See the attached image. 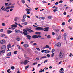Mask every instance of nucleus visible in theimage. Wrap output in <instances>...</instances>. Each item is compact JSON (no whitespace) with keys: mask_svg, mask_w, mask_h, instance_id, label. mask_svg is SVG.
<instances>
[{"mask_svg":"<svg viewBox=\"0 0 73 73\" xmlns=\"http://www.w3.org/2000/svg\"><path fill=\"white\" fill-rule=\"evenodd\" d=\"M36 30H42V31H44L46 32H48L49 30V27H45L44 29L43 28L41 27H38L36 28Z\"/></svg>","mask_w":73,"mask_h":73,"instance_id":"1","label":"nucleus"},{"mask_svg":"<svg viewBox=\"0 0 73 73\" xmlns=\"http://www.w3.org/2000/svg\"><path fill=\"white\" fill-rule=\"evenodd\" d=\"M6 49V46H5L3 45L1 47V52L2 53H5V50Z\"/></svg>","mask_w":73,"mask_h":73,"instance_id":"2","label":"nucleus"},{"mask_svg":"<svg viewBox=\"0 0 73 73\" xmlns=\"http://www.w3.org/2000/svg\"><path fill=\"white\" fill-rule=\"evenodd\" d=\"M17 25H16L13 24L11 25V28L12 29H15L17 27Z\"/></svg>","mask_w":73,"mask_h":73,"instance_id":"3","label":"nucleus"},{"mask_svg":"<svg viewBox=\"0 0 73 73\" xmlns=\"http://www.w3.org/2000/svg\"><path fill=\"white\" fill-rule=\"evenodd\" d=\"M23 31L24 32H23V33L24 35H25V36H26V35H28V33H27V31H28L26 29V30L25 29H24L23 30Z\"/></svg>","mask_w":73,"mask_h":73,"instance_id":"4","label":"nucleus"},{"mask_svg":"<svg viewBox=\"0 0 73 73\" xmlns=\"http://www.w3.org/2000/svg\"><path fill=\"white\" fill-rule=\"evenodd\" d=\"M0 43L1 44L3 45L5 44V41L4 40H1L0 41Z\"/></svg>","mask_w":73,"mask_h":73,"instance_id":"5","label":"nucleus"},{"mask_svg":"<svg viewBox=\"0 0 73 73\" xmlns=\"http://www.w3.org/2000/svg\"><path fill=\"white\" fill-rule=\"evenodd\" d=\"M62 57H63V53L60 52L59 53V58H62Z\"/></svg>","mask_w":73,"mask_h":73,"instance_id":"6","label":"nucleus"},{"mask_svg":"<svg viewBox=\"0 0 73 73\" xmlns=\"http://www.w3.org/2000/svg\"><path fill=\"white\" fill-rule=\"evenodd\" d=\"M29 62V61H28V60H26L24 61V62H23V64L25 65H27V64Z\"/></svg>","mask_w":73,"mask_h":73,"instance_id":"7","label":"nucleus"},{"mask_svg":"<svg viewBox=\"0 0 73 73\" xmlns=\"http://www.w3.org/2000/svg\"><path fill=\"white\" fill-rule=\"evenodd\" d=\"M26 29L28 32H34L33 30H31L28 28H26Z\"/></svg>","mask_w":73,"mask_h":73,"instance_id":"8","label":"nucleus"},{"mask_svg":"<svg viewBox=\"0 0 73 73\" xmlns=\"http://www.w3.org/2000/svg\"><path fill=\"white\" fill-rule=\"evenodd\" d=\"M60 70L61 71H59L60 73H64V69H63V68H61Z\"/></svg>","mask_w":73,"mask_h":73,"instance_id":"9","label":"nucleus"},{"mask_svg":"<svg viewBox=\"0 0 73 73\" xmlns=\"http://www.w3.org/2000/svg\"><path fill=\"white\" fill-rule=\"evenodd\" d=\"M61 43L60 42H58V43L56 44V45L58 47H60L61 46Z\"/></svg>","mask_w":73,"mask_h":73,"instance_id":"10","label":"nucleus"},{"mask_svg":"<svg viewBox=\"0 0 73 73\" xmlns=\"http://www.w3.org/2000/svg\"><path fill=\"white\" fill-rule=\"evenodd\" d=\"M7 47L8 48H11L12 47V46L11 45V44H9L8 45H7Z\"/></svg>","mask_w":73,"mask_h":73,"instance_id":"11","label":"nucleus"},{"mask_svg":"<svg viewBox=\"0 0 73 73\" xmlns=\"http://www.w3.org/2000/svg\"><path fill=\"white\" fill-rule=\"evenodd\" d=\"M28 24V23L27 22H25L22 23L21 24L22 25H27Z\"/></svg>","mask_w":73,"mask_h":73,"instance_id":"12","label":"nucleus"},{"mask_svg":"<svg viewBox=\"0 0 73 73\" xmlns=\"http://www.w3.org/2000/svg\"><path fill=\"white\" fill-rule=\"evenodd\" d=\"M20 30H15L14 31L15 32V33H18L19 32H20Z\"/></svg>","mask_w":73,"mask_h":73,"instance_id":"13","label":"nucleus"},{"mask_svg":"<svg viewBox=\"0 0 73 73\" xmlns=\"http://www.w3.org/2000/svg\"><path fill=\"white\" fill-rule=\"evenodd\" d=\"M23 46L24 48H28L29 46L27 44H25L23 45Z\"/></svg>","mask_w":73,"mask_h":73,"instance_id":"14","label":"nucleus"},{"mask_svg":"<svg viewBox=\"0 0 73 73\" xmlns=\"http://www.w3.org/2000/svg\"><path fill=\"white\" fill-rule=\"evenodd\" d=\"M11 32H12V31H11V30H7V33L8 34H10Z\"/></svg>","mask_w":73,"mask_h":73,"instance_id":"15","label":"nucleus"},{"mask_svg":"<svg viewBox=\"0 0 73 73\" xmlns=\"http://www.w3.org/2000/svg\"><path fill=\"white\" fill-rule=\"evenodd\" d=\"M18 19H19V18L17 17H15L14 19L15 21H17Z\"/></svg>","mask_w":73,"mask_h":73,"instance_id":"16","label":"nucleus"},{"mask_svg":"<svg viewBox=\"0 0 73 73\" xmlns=\"http://www.w3.org/2000/svg\"><path fill=\"white\" fill-rule=\"evenodd\" d=\"M40 20H45V17H40L39 18Z\"/></svg>","mask_w":73,"mask_h":73,"instance_id":"17","label":"nucleus"},{"mask_svg":"<svg viewBox=\"0 0 73 73\" xmlns=\"http://www.w3.org/2000/svg\"><path fill=\"white\" fill-rule=\"evenodd\" d=\"M16 39L17 40V41H18L20 40V38L19 37H17L16 38Z\"/></svg>","mask_w":73,"mask_h":73,"instance_id":"18","label":"nucleus"},{"mask_svg":"<svg viewBox=\"0 0 73 73\" xmlns=\"http://www.w3.org/2000/svg\"><path fill=\"white\" fill-rule=\"evenodd\" d=\"M56 38L57 40H60V39H61V37H56Z\"/></svg>","mask_w":73,"mask_h":73,"instance_id":"19","label":"nucleus"},{"mask_svg":"<svg viewBox=\"0 0 73 73\" xmlns=\"http://www.w3.org/2000/svg\"><path fill=\"white\" fill-rule=\"evenodd\" d=\"M23 19H25L26 17H27V15L26 14H25L23 16Z\"/></svg>","mask_w":73,"mask_h":73,"instance_id":"20","label":"nucleus"},{"mask_svg":"<svg viewBox=\"0 0 73 73\" xmlns=\"http://www.w3.org/2000/svg\"><path fill=\"white\" fill-rule=\"evenodd\" d=\"M6 9V8H5V7L3 8L2 9V11H7V10L6 9Z\"/></svg>","mask_w":73,"mask_h":73,"instance_id":"21","label":"nucleus"},{"mask_svg":"<svg viewBox=\"0 0 73 73\" xmlns=\"http://www.w3.org/2000/svg\"><path fill=\"white\" fill-rule=\"evenodd\" d=\"M7 56H11V52L8 53L7 54Z\"/></svg>","mask_w":73,"mask_h":73,"instance_id":"22","label":"nucleus"},{"mask_svg":"<svg viewBox=\"0 0 73 73\" xmlns=\"http://www.w3.org/2000/svg\"><path fill=\"white\" fill-rule=\"evenodd\" d=\"M25 10H26V11H31V9H28L27 8Z\"/></svg>","mask_w":73,"mask_h":73,"instance_id":"23","label":"nucleus"},{"mask_svg":"<svg viewBox=\"0 0 73 73\" xmlns=\"http://www.w3.org/2000/svg\"><path fill=\"white\" fill-rule=\"evenodd\" d=\"M33 36H32V37H41V36L40 35L37 36L36 35H34Z\"/></svg>","mask_w":73,"mask_h":73,"instance_id":"24","label":"nucleus"},{"mask_svg":"<svg viewBox=\"0 0 73 73\" xmlns=\"http://www.w3.org/2000/svg\"><path fill=\"white\" fill-rule=\"evenodd\" d=\"M35 34H37L38 35V34H41V33L40 32H36L35 33Z\"/></svg>","mask_w":73,"mask_h":73,"instance_id":"25","label":"nucleus"},{"mask_svg":"<svg viewBox=\"0 0 73 73\" xmlns=\"http://www.w3.org/2000/svg\"><path fill=\"white\" fill-rule=\"evenodd\" d=\"M29 67V66L28 65L27 66H26V67H25V70H27V69Z\"/></svg>","mask_w":73,"mask_h":73,"instance_id":"26","label":"nucleus"},{"mask_svg":"<svg viewBox=\"0 0 73 73\" xmlns=\"http://www.w3.org/2000/svg\"><path fill=\"white\" fill-rule=\"evenodd\" d=\"M1 36H2V37H4L5 36V34H2L1 35Z\"/></svg>","mask_w":73,"mask_h":73,"instance_id":"27","label":"nucleus"},{"mask_svg":"<svg viewBox=\"0 0 73 73\" xmlns=\"http://www.w3.org/2000/svg\"><path fill=\"white\" fill-rule=\"evenodd\" d=\"M45 48H49V46L48 45H46L45 47Z\"/></svg>","mask_w":73,"mask_h":73,"instance_id":"28","label":"nucleus"},{"mask_svg":"<svg viewBox=\"0 0 73 73\" xmlns=\"http://www.w3.org/2000/svg\"><path fill=\"white\" fill-rule=\"evenodd\" d=\"M32 38H38V37H32Z\"/></svg>","mask_w":73,"mask_h":73,"instance_id":"29","label":"nucleus"},{"mask_svg":"<svg viewBox=\"0 0 73 73\" xmlns=\"http://www.w3.org/2000/svg\"><path fill=\"white\" fill-rule=\"evenodd\" d=\"M0 32H3V29H0Z\"/></svg>","mask_w":73,"mask_h":73,"instance_id":"30","label":"nucleus"},{"mask_svg":"<svg viewBox=\"0 0 73 73\" xmlns=\"http://www.w3.org/2000/svg\"><path fill=\"white\" fill-rule=\"evenodd\" d=\"M54 51H55V50L54 49L52 50L51 51V52L54 53Z\"/></svg>","mask_w":73,"mask_h":73,"instance_id":"31","label":"nucleus"},{"mask_svg":"<svg viewBox=\"0 0 73 73\" xmlns=\"http://www.w3.org/2000/svg\"><path fill=\"white\" fill-rule=\"evenodd\" d=\"M2 26H5V25H6L4 23H2Z\"/></svg>","mask_w":73,"mask_h":73,"instance_id":"32","label":"nucleus"},{"mask_svg":"<svg viewBox=\"0 0 73 73\" xmlns=\"http://www.w3.org/2000/svg\"><path fill=\"white\" fill-rule=\"evenodd\" d=\"M66 37H63L62 38V39H63V40H66Z\"/></svg>","mask_w":73,"mask_h":73,"instance_id":"33","label":"nucleus"},{"mask_svg":"<svg viewBox=\"0 0 73 73\" xmlns=\"http://www.w3.org/2000/svg\"><path fill=\"white\" fill-rule=\"evenodd\" d=\"M10 8H11V7L9 6H8L7 7L6 9H10Z\"/></svg>","mask_w":73,"mask_h":73,"instance_id":"34","label":"nucleus"},{"mask_svg":"<svg viewBox=\"0 0 73 73\" xmlns=\"http://www.w3.org/2000/svg\"><path fill=\"white\" fill-rule=\"evenodd\" d=\"M52 17V16H48V19H51Z\"/></svg>","mask_w":73,"mask_h":73,"instance_id":"35","label":"nucleus"},{"mask_svg":"<svg viewBox=\"0 0 73 73\" xmlns=\"http://www.w3.org/2000/svg\"><path fill=\"white\" fill-rule=\"evenodd\" d=\"M21 1L23 4H24L25 3V1H24V0H22Z\"/></svg>","mask_w":73,"mask_h":73,"instance_id":"36","label":"nucleus"},{"mask_svg":"<svg viewBox=\"0 0 73 73\" xmlns=\"http://www.w3.org/2000/svg\"><path fill=\"white\" fill-rule=\"evenodd\" d=\"M55 32H59V30L58 29H56L55 30Z\"/></svg>","mask_w":73,"mask_h":73,"instance_id":"37","label":"nucleus"},{"mask_svg":"<svg viewBox=\"0 0 73 73\" xmlns=\"http://www.w3.org/2000/svg\"><path fill=\"white\" fill-rule=\"evenodd\" d=\"M27 38L28 40H30L31 38V37H27Z\"/></svg>","mask_w":73,"mask_h":73,"instance_id":"38","label":"nucleus"},{"mask_svg":"<svg viewBox=\"0 0 73 73\" xmlns=\"http://www.w3.org/2000/svg\"><path fill=\"white\" fill-rule=\"evenodd\" d=\"M17 51H15L14 52V54H17Z\"/></svg>","mask_w":73,"mask_h":73,"instance_id":"39","label":"nucleus"},{"mask_svg":"<svg viewBox=\"0 0 73 73\" xmlns=\"http://www.w3.org/2000/svg\"><path fill=\"white\" fill-rule=\"evenodd\" d=\"M35 49H36L38 50L39 51H40V48H36Z\"/></svg>","mask_w":73,"mask_h":73,"instance_id":"40","label":"nucleus"},{"mask_svg":"<svg viewBox=\"0 0 73 73\" xmlns=\"http://www.w3.org/2000/svg\"><path fill=\"white\" fill-rule=\"evenodd\" d=\"M11 69L13 70V69H15V67L14 66H12L11 67Z\"/></svg>","mask_w":73,"mask_h":73,"instance_id":"41","label":"nucleus"},{"mask_svg":"<svg viewBox=\"0 0 73 73\" xmlns=\"http://www.w3.org/2000/svg\"><path fill=\"white\" fill-rule=\"evenodd\" d=\"M26 59H27V61L28 60H29L30 59L29 57H26Z\"/></svg>","mask_w":73,"mask_h":73,"instance_id":"42","label":"nucleus"},{"mask_svg":"<svg viewBox=\"0 0 73 73\" xmlns=\"http://www.w3.org/2000/svg\"><path fill=\"white\" fill-rule=\"evenodd\" d=\"M63 3V1L62 0L60 1L59 2V3H60V4H61V3Z\"/></svg>","mask_w":73,"mask_h":73,"instance_id":"43","label":"nucleus"},{"mask_svg":"<svg viewBox=\"0 0 73 73\" xmlns=\"http://www.w3.org/2000/svg\"><path fill=\"white\" fill-rule=\"evenodd\" d=\"M58 11V10H57V9H54L53 10V12H56V11Z\"/></svg>","mask_w":73,"mask_h":73,"instance_id":"44","label":"nucleus"},{"mask_svg":"<svg viewBox=\"0 0 73 73\" xmlns=\"http://www.w3.org/2000/svg\"><path fill=\"white\" fill-rule=\"evenodd\" d=\"M8 4V3H6L5 4V5L6 7H7V5Z\"/></svg>","mask_w":73,"mask_h":73,"instance_id":"45","label":"nucleus"},{"mask_svg":"<svg viewBox=\"0 0 73 73\" xmlns=\"http://www.w3.org/2000/svg\"><path fill=\"white\" fill-rule=\"evenodd\" d=\"M54 53H53L52 54V55H51L52 57H53V56H54Z\"/></svg>","mask_w":73,"mask_h":73,"instance_id":"46","label":"nucleus"},{"mask_svg":"<svg viewBox=\"0 0 73 73\" xmlns=\"http://www.w3.org/2000/svg\"><path fill=\"white\" fill-rule=\"evenodd\" d=\"M64 37H66V33L64 34Z\"/></svg>","mask_w":73,"mask_h":73,"instance_id":"47","label":"nucleus"},{"mask_svg":"<svg viewBox=\"0 0 73 73\" xmlns=\"http://www.w3.org/2000/svg\"><path fill=\"white\" fill-rule=\"evenodd\" d=\"M39 72H42V73L43 72V71H42V69H41L40 71Z\"/></svg>","mask_w":73,"mask_h":73,"instance_id":"48","label":"nucleus"},{"mask_svg":"<svg viewBox=\"0 0 73 73\" xmlns=\"http://www.w3.org/2000/svg\"><path fill=\"white\" fill-rule=\"evenodd\" d=\"M48 62L47 60H45L44 61V64H45V62Z\"/></svg>","mask_w":73,"mask_h":73,"instance_id":"49","label":"nucleus"},{"mask_svg":"<svg viewBox=\"0 0 73 73\" xmlns=\"http://www.w3.org/2000/svg\"><path fill=\"white\" fill-rule=\"evenodd\" d=\"M27 14H30V13H31V12L29 11H27Z\"/></svg>","mask_w":73,"mask_h":73,"instance_id":"50","label":"nucleus"},{"mask_svg":"<svg viewBox=\"0 0 73 73\" xmlns=\"http://www.w3.org/2000/svg\"><path fill=\"white\" fill-rule=\"evenodd\" d=\"M72 20V19H70L69 20H68V22H69V23H70V21H71V20Z\"/></svg>","mask_w":73,"mask_h":73,"instance_id":"51","label":"nucleus"},{"mask_svg":"<svg viewBox=\"0 0 73 73\" xmlns=\"http://www.w3.org/2000/svg\"><path fill=\"white\" fill-rule=\"evenodd\" d=\"M52 35H56V34L54 32H52Z\"/></svg>","mask_w":73,"mask_h":73,"instance_id":"52","label":"nucleus"},{"mask_svg":"<svg viewBox=\"0 0 73 73\" xmlns=\"http://www.w3.org/2000/svg\"><path fill=\"white\" fill-rule=\"evenodd\" d=\"M39 60V58H37L35 60V61H36L37 60Z\"/></svg>","mask_w":73,"mask_h":73,"instance_id":"53","label":"nucleus"},{"mask_svg":"<svg viewBox=\"0 0 73 73\" xmlns=\"http://www.w3.org/2000/svg\"><path fill=\"white\" fill-rule=\"evenodd\" d=\"M72 54L70 53L69 55V56L70 57H72Z\"/></svg>","mask_w":73,"mask_h":73,"instance_id":"54","label":"nucleus"},{"mask_svg":"<svg viewBox=\"0 0 73 73\" xmlns=\"http://www.w3.org/2000/svg\"><path fill=\"white\" fill-rule=\"evenodd\" d=\"M50 53V51H47L46 52H45V53Z\"/></svg>","mask_w":73,"mask_h":73,"instance_id":"55","label":"nucleus"},{"mask_svg":"<svg viewBox=\"0 0 73 73\" xmlns=\"http://www.w3.org/2000/svg\"><path fill=\"white\" fill-rule=\"evenodd\" d=\"M47 57H50V55L49 54H48L47 55Z\"/></svg>","mask_w":73,"mask_h":73,"instance_id":"56","label":"nucleus"},{"mask_svg":"<svg viewBox=\"0 0 73 73\" xmlns=\"http://www.w3.org/2000/svg\"><path fill=\"white\" fill-rule=\"evenodd\" d=\"M42 3H46L47 2L46 1H42Z\"/></svg>","mask_w":73,"mask_h":73,"instance_id":"57","label":"nucleus"},{"mask_svg":"<svg viewBox=\"0 0 73 73\" xmlns=\"http://www.w3.org/2000/svg\"><path fill=\"white\" fill-rule=\"evenodd\" d=\"M58 4V2H56V3H55V5H57Z\"/></svg>","mask_w":73,"mask_h":73,"instance_id":"58","label":"nucleus"},{"mask_svg":"<svg viewBox=\"0 0 73 73\" xmlns=\"http://www.w3.org/2000/svg\"><path fill=\"white\" fill-rule=\"evenodd\" d=\"M61 10L62 11H63V10H64V9L62 7L61 9Z\"/></svg>","mask_w":73,"mask_h":73,"instance_id":"59","label":"nucleus"},{"mask_svg":"<svg viewBox=\"0 0 73 73\" xmlns=\"http://www.w3.org/2000/svg\"><path fill=\"white\" fill-rule=\"evenodd\" d=\"M10 8H13L14 7V6H11V7Z\"/></svg>","mask_w":73,"mask_h":73,"instance_id":"60","label":"nucleus"},{"mask_svg":"<svg viewBox=\"0 0 73 73\" xmlns=\"http://www.w3.org/2000/svg\"><path fill=\"white\" fill-rule=\"evenodd\" d=\"M37 45V43H34L33 44V45Z\"/></svg>","mask_w":73,"mask_h":73,"instance_id":"61","label":"nucleus"},{"mask_svg":"<svg viewBox=\"0 0 73 73\" xmlns=\"http://www.w3.org/2000/svg\"><path fill=\"white\" fill-rule=\"evenodd\" d=\"M22 22H24V21H25V19H22Z\"/></svg>","mask_w":73,"mask_h":73,"instance_id":"62","label":"nucleus"},{"mask_svg":"<svg viewBox=\"0 0 73 73\" xmlns=\"http://www.w3.org/2000/svg\"><path fill=\"white\" fill-rule=\"evenodd\" d=\"M18 25H19V27H23L22 26L20 25V24L19 23L18 24Z\"/></svg>","mask_w":73,"mask_h":73,"instance_id":"63","label":"nucleus"},{"mask_svg":"<svg viewBox=\"0 0 73 73\" xmlns=\"http://www.w3.org/2000/svg\"><path fill=\"white\" fill-rule=\"evenodd\" d=\"M65 22H64L62 23V25H65Z\"/></svg>","mask_w":73,"mask_h":73,"instance_id":"64","label":"nucleus"}]
</instances>
